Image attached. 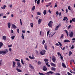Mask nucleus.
<instances>
[{
    "label": "nucleus",
    "mask_w": 75,
    "mask_h": 75,
    "mask_svg": "<svg viewBox=\"0 0 75 75\" xmlns=\"http://www.w3.org/2000/svg\"><path fill=\"white\" fill-rule=\"evenodd\" d=\"M72 20L73 22H75V18H73L72 19Z\"/></svg>",
    "instance_id": "nucleus-32"
},
{
    "label": "nucleus",
    "mask_w": 75,
    "mask_h": 75,
    "mask_svg": "<svg viewBox=\"0 0 75 75\" xmlns=\"http://www.w3.org/2000/svg\"><path fill=\"white\" fill-rule=\"evenodd\" d=\"M16 70L18 72H22V71L18 68H16Z\"/></svg>",
    "instance_id": "nucleus-16"
},
{
    "label": "nucleus",
    "mask_w": 75,
    "mask_h": 75,
    "mask_svg": "<svg viewBox=\"0 0 75 75\" xmlns=\"http://www.w3.org/2000/svg\"><path fill=\"white\" fill-rule=\"evenodd\" d=\"M17 63L18 66H16V68H18V67L19 68H21V64H20V62H17Z\"/></svg>",
    "instance_id": "nucleus-3"
},
{
    "label": "nucleus",
    "mask_w": 75,
    "mask_h": 75,
    "mask_svg": "<svg viewBox=\"0 0 75 75\" xmlns=\"http://www.w3.org/2000/svg\"><path fill=\"white\" fill-rule=\"evenodd\" d=\"M59 16H61V12H60L59 14Z\"/></svg>",
    "instance_id": "nucleus-64"
},
{
    "label": "nucleus",
    "mask_w": 75,
    "mask_h": 75,
    "mask_svg": "<svg viewBox=\"0 0 75 75\" xmlns=\"http://www.w3.org/2000/svg\"><path fill=\"white\" fill-rule=\"evenodd\" d=\"M58 43H59V45L60 46H62V44H61V42H58Z\"/></svg>",
    "instance_id": "nucleus-44"
},
{
    "label": "nucleus",
    "mask_w": 75,
    "mask_h": 75,
    "mask_svg": "<svg viewBox=\"0 0 75 75\" xmlns=\"http://www.w3.org/2000/svg\"><path fill=\"white\" fill-rule=\"evenodd\" d=\"M12 27L13 28H14V29H16V28H17V26H16L15 25L12 24Z\"/></svg>",
    "instance_id": "nucleus-11"
},
{
    "label": "nucleus",
    "mask_w": 75,
    "mask_h": 75,
    "mask_svg": "<svg viewBox=\"0 0 75 75\" xmlns=\"http://www.w3.org/2000/svg\"><path fill=\"white\" fill-rule=\"evenodd\" d=\"M72 54V53L71 52V51H69V56H71V54Z\"/></svg>",
    "instance_id": "nucleus-30"
},
{
    "label": "nucleus",
    "mask_w": 75,
    "mask_h": 75,
    "mask_svg": "<svg viewBox=\"0 0 75 75\" xmlns=\"http://www.w3.org/2000/svg\"><path fill=\"white\" fill-rule=\"evenodd\" d=\"M42 21V19H39L38 21V24H40L41 23V22Z\"/></svg>",
    "instance_id": "nucleus-10"
},
{
    "label": "nucleus",
    "mask_w": 75,
    "mask_h": 75,
    "mask_svg": "<svg viewBox=\"0 0 75 75\" xmlns=\"http://www.w3.org/2000/svg\"><path fill=\"white\" fill-rule=\"evenodd\" d=\"M48 25L50 27H51V28H52V24L50 23H49L48 24Z\"/></svg>",
    "instance_id": "nucleus-20"
},
{
    "label": "nucleus",
    "mask_w": 75,
    "mask_h": 75,
    "mask_svg": "<svg viewBox=\"0 0 75 75\" xmlns=\"http://www.w3.org/2000/svg\"><path fill=\"white\" fill-rule=\"evenodd\" d=\"M67 74L68 75H72V74L70 73L69 72H67Z\"/></svg>",
    "instance_id": "nucleus-54"
},
{
    "label": "nucleus",
    "mask_w": 75,
    "mask_h": 75,
    "mask_svg": "<svg viewBox=\"0 0 75 75\" xmlns=\"http://www.w3.org/2000/svg\"><path fill=\"white\" fill-rule=\"evenodd\" d=\"M68 9L69 10H71V6H68Z\"/></svg>",
    "instance_id": "nucleus-41"
},
{
    "label": "nucleus",
    "mask_w": 75,
    "mask_h": 75,
    "mask_svg": "<svg viewBox=\"0 0 75 75\" xmlns=\"http://www.w3.org/2000/svg\"><path fill=\"white\" fill-rule=\"evenodd\" d=\"M8 47H9V48H11V47H12V45H8Z\"/></svg>",
    "instance_id": "nucleus-43"
},
{
    "label": "nucleus",
    "mask_w": 75,
    "mask_h": 75,
    "mask_svg": "<svg viewBox=\"0 0 75 75\" xmlns=\"http://www.w3.org/2000/svg\"><path fill=\"white\" fill-rule=\"evenodd\" d=\"M60 59H63V57L62 56H61V54H60Z\"/></svg>",
    "instance_id": "nucleus-50"
},
{
    "label": "nucleus",
    "mask_w": 75,
    "mask_h": 75,
    "mask_svg": "<svg viewBox=\"0 0 75 75\" xmlns=\"http://www.w3.org/2000/svg\"><path fill=\"white\" fill-rule=\"evenodd\" d=\"M57 54L58 55H59H59H60V56H61V54H60V53H59V52H57Z\"/></svg>",
    "instance_id": "nucleus-48"
},
{
    "label": "nucleus",
    "mask_w": 75,
    "mask_h": 75,
    "mask_svg": "<svg viewBox=\"0 0 75 75\" xmlns=\"http://www.w3.org/2000/svg\"><path fill=\"white\" fill-rule=\"evenodd\" d=\"M45 74H46V75H50L49 74H51V75H52V74H53V72L52 71H50L47 73H45Z\"/></svg>",
    "instance_id": "nucleus-4"
},
{
    "label": "nucleus",
    "mask_w": 75,
    "mask_h": 75,
    "mask_svg": "<svg viewBox=\"0 0 75 75\" xmlns=\"http://www.w3.org/2000/svg\"><path fill=\"white\" fill-rule=\"evenodd\" d=\"M43 14L44 15H45L47 14V11L45 10L43 12Z\"/></svg>",
    "instance_id": "nucleus-25"
},
{
    "label": "nucleus",
    "mask_w": 75,
    "mask_h": 75,
    "mask_svg": "<svg viewBox=\"0 0 75 75\" xmlns=\"http://www.w3.org/2000/svg\"><path fill=\"white\" fill-rule=\"evenodd\" d=\"M15 36L11 37L12 40H14V38H15Z\"/></svg>",
    "instance_id": "nucleus-35"
},
{
    "label": "nucleus",
    "mask_w": 75,
    "mask_h": 75,
    "mask_svg": "<svg viewBox=\"0 0 75 75\" xmlns=\"http://www.w3.org/2000/svg\"><path fill=\"white\" fill-rule=\"evenodd\" d=\"M3 43L2 42H0V49H1V47H2V46H3Z\"/></svg>",
    "instance_id": "nucleus-12"
},
{
    "label": "nucleus",
    "mask_w": 75,
    "mask_h": 75,
    "mask_svg": "<svg viewBox=\"0 0 75 75\" xmlns=\"http://www.w3.org/2000/svg\"><path fill=\"white\" fill-rule=\"evenodd\" d=\"M7 17V16H3V18H6Z\"/></svg>",
    "instance_id": "nucleus-61"
},
{
    "label": "nucleus",
    "mask_w": 75,
    "mask_h": 75,
    "mask_svg": "<svg viewBox=\"0 0 75 75\" xmlns=\"http://www.w3.org/2000/svg\"><path fill=\"white\" fill-rule=\"evenodd\" d=\"M50 64L51 66H52V67H56V66H55V64L53 63H51Z\"/></svg>",
    "instance_id": "nucleus-15"
},
{
    "label": "nucleus",
    "mask_w": 75,
    "mask_h": 75,
    "mask_svg": "<svg viewBox=\"0 0 75 75\" xmlns=\"http://www.w3.org/2000/svg\"><path fill=\"white\" fill-rule=\"evenodd\" d=\"M10 8H12L13 7V5H10Z\"/></svg>",
    "instance_id": "nucleus-56"
},
{
    "label": "nucleus",
    "mask_w": 75,
    "mask_h": 75,
    "mask_svg": "<svg viewBox=\"0 0 75 75\" xmlns=\"http://www.w3.org/2000/svg\"><path fill=\"white\" fill-rule=\"evenodd\" d=\"M40 0H38L37 1V4H40Z\"/></svg>",
    "instance_id": "nucleus-34"
},
{
    "label": "nucleus",
    "mask_w": 75,
    "mask_h": 75,
    "mask_svg": "<svg viewBox=\"0 0 75 75\" xmlns=\"http://www.w3.org/2000/svg\"><path fill=\"white\" fill-rule=\"evenodd\" d=\"M6 6L4 5L3 7H1V8L4 10V9H6Z\"/></svg>",
    "instance_id": "nucleus-13"
},
{
    "label": "nucleus",
    "mask_w": 75,
    "mask_h": 75,
    "mask_svg": "<svg viewBox=\"0 0 75 75\" xmlns=\"http://www.w3.org/2000/svg\"><path fill=\"white\" fill-rule=\"evenodd\" d=\"M30 25L31 26V27L33 28V26H34V24H33V23H31L30 24Z\"/></svg>",
    "instance_id": "nucleus-28"
},
{
    "label": "nucleus",
    "mask_w": 75,
    "mask_h": 75,
    "mask_svg": "<svg viewBox=\"0 0 75 75\" xmlns=\"http://www.w3.org/2000/svg\"><path fill=\"white\" fill-rule=\"evenodd\" d=\"M45 40H43L42 41V44L43 45H44V43H45Z\"/></svg>",
    "instance_id": "nucleus-46"
},
{
    "label": "nucleus",
    "mask_w": 75,
    "mask_h": 75,
    "mask_svg": "<svg viewBox=\"0 0 75 75\" xmlns=\"http://www.w3.org/2000/svg\"><path fill=\"white\" fill-rule=\"evenodd\" d=\"M21 62L22 64H23V65H24V62H23V59H21Z\"/></svg>",
    "instance_id": "nucleus-38"
},
{
    "label": "nucleus",
    "mask_w": 75,
    "mask_h": 75,
    "mask_svg": "<svg viewBox=\"0 0 75 75\" xmlns=\"http://www.w3.org/2000/svg\"><path fill=\"white\" fill-rule=\"evenodd\" d=\"M56 15H58V11L56 12Z\"/></svg>",
    "instance_id": "nucleus-59"
},
{
    "label": "nucleus",
    "mask_w": 75,
    "mask_h": 75,
    "mask_svg": "<svg viewBox=\"0 0 75 75\" xmlns=\"http://www.w3.org/2000/svg\"><path fill=\"white\" fill-rule=\"evenodd\" d=\"M64 42H70V41L68 40H64Z\"/></svg>",
    "instance_id": "nucleus-18"
},
{
    "label": "nucleus",
    "mask_w": 75,
    "mask_h": 75,
    "mask_svg": "<svg viewBox=\"0 0 75 75\" xmlns=\"http://www.w3.org/2000/svg\"><path fill=\"white\" fill-rule=\"evenodd\" d=\"M2 62V59H1L0 61V66L1 65V64Z\"/></svg>",
    "instance_id": "nucleus-37"
},
{
    "label": "nucleus",
    "mask_w": 75,
    "mask_h": 75,
    "mask_svg": "<svg viewBox=\"0 0 75 75\" xmlns=\"http://www.w3.org/2000/svg\"><path fill=\"white\" fill-rule=\"evenodd\" d=\"M64 32L66 33H68V31L67 30H65Z\"/></svg>",
    "instance_id": "nucleus-60"
},
{
    "label": "nucleus",
    "mask_w": 75,
    "mask_h": 75,
    "mask_svg": "<svg viewBox=\"0 0 75 75\" xmlns=\"http://www.w3.org/2000/svg\"><path fill=\"white\" fill-rule=\"evenodd\" d=\"M68 12V10L67 9H66V13H67Z\"/></svg>",
    "instance_id": "nucleus-55"
},
{
    "label": "nucleus",
    "mask_w": 75,
    "mask_h": 75,
    "mask_svg": "<svg viewBox=\"0 0 75 75\" xmlns=\"http://www.w3.org/2000/svg\"><path fill=\"white\" fill-rule=\"evenodd\" d=\"M11 17H14V15H13V14H11Z\"/></svg>",
    "instance_id": "nucleus-62"
},
{
    "label": "nucleus",
    "mask_w": 75,
    "mask_h": 75,
    "mask_svg": "<svg viewBox=\"0 0 75 75\" xmlns=\"http://www.w3.org/2000/svg\"><path fill=\"white\" fill-rule=\"evenodd\" d=\"M61 26V24H59L56 27V28H55V30H54V31H57V30H58V28H59V27Z\"/></svg>",
    "instance_id": "nucleus-7"
},
{
    "label": "nucleus",
    "mask_w": 75,
    "mask_h": 75,
    "mask_svg": "<svg viewBox=\"0 0 75 75\" xmlns=\"http://www.w3.org/2000/svg\"><path fill=\"white\" fill-rule=\"evenodd\" d=\"M52 60L53 62H55V61H56V59H55V57L54 56H52Z\"/></svg>",
    "instance_id": "nucleus-9"
},
{
    "label": "nucleus",
    "mask_w": 75,
    "mask_h": 75,
    "mask_svg": "<svg viewBox=\"0 0 75 75\" xmlns=\"http://www.w3.org/2000/svg\"><path fill=\"white\" fill-rule=\"evenodd\" d=\"M47 68L46 67V66L45 65L43 66V70L44 71H47Z\"/></svg>",
    "instance_id": "nucleus-6"
},
{
    "label": "nucleus",
    "mask_w": 75,
    "mask_h": 75,
    "mask_svg": "<svg viewBox=\"0 0 75 75\" xmlns=\"http://www.w3.org/2000/svg\"><path fill=\"white\" fill-rule=\"evenodd\" d=\"M32 10L33 11H34L35 10V6H33L32 8Z\"/></svg>",
    "instance_id": "nucleus-27"
},
{
    "label": "nucleus",
    "mask_w": 75,
    "mask_h": 75,
    "mask_svg": "<svg viewBox=\"0 0 75 75\" xmlns=\"http://www.w3.org/2000/svg\"><path fill=\"white\" fill-rule=\"evenodd\" d=\"M17 31L18 33H20V30H19V29H17Z\"/></svg>",
    "instance_id": "nucleus-47"
},
{
    "label": "nucleus",
    "mask_w": 75,
    "mask_h": 75,
    "mask_svg": "<svg viewBox=\"0 0 75 75\" xmlns=\"http://www.w3.org/2000/svg\"><path fill=\"white\" fill-rule=\"evenodd\" d=\"M55 75H60V74L59 73H55Z\"/></svg>",
    "instance_id": "nucleus-53"
},
{
    "label": "nucleus",
    "mask_w": 75,
    "mask_h": 75,
    "mask_svg": "<svg viewBox=\"0 0 75 75\" xmlns=\"http://www.w3.org/2000/svg\"><path fill=\"white\" fill-rule=\"evenodd\" d=\"M25 30L24 31L23 30H22V33H25Z\"/></svg>",
    "instance_id": "nucleus-63"
},
{
    "label": "nucleus",
    "mask_w": 75,
    "mask_h": 75,
    "mask_svg": "<svg viewBox=\"0 0 75 75\" xmlns=\"http://www.w3.org/2000/svg\"><path fill=\"white\" fill-rule=\"evenodd\" d=\"M68 18H66V21L67 22V23H68Z\"/></svg>",
    "instance_id": "nucleus-52"
},
{
    "label": "nucleus",
    "mask_w": 75,
    "mask_h": 75,
    "mask_svg": "<svg viewBox=\"0 0 75 75\" xmlns=\"http://www.w3.org/2000/svg\"><path fill=\"white\" fill-rule=\"evenodd\" d=\"M13 68H15V65H16V62H13Z\"/></svg>",
    "instance_id": "nucleus-17"
},
{
    "label": "nucleus",
    "mask_w": 75,
    "mask_h": 75,
    "mask_svg": "<svg viewBox=\"0 0 75 75\" xmlns=\"http://www.w3.org/2000/svg\"><path fill=\"white\" fill-rule=\"evenodd\" d=\"M3 39L4 41H6V37L5 36H4L3 37Z\"/></svg>",
    "instance_id": "nucleus-19"
},
{
    "label": "nucleus",
    "mask_w": 75,
    "mask_h": 75,
    "mask_svg": "<svg viewBox=\"0 0 75 75\" xmlns=\"http://www.w3.org/2000/svg\"><path fill=\"white\" fill-rule=\"evenodd\" d=\"M21 38H22V39H24V35L23 34V33L22 34Z\"/></svg>",
    "instance_id": "nucleus-31"
},
{
    "label": "nucleus",
    "mask_w": 75,
    "mask_h": 75,
    "mask_svg": "<svg viewBox=\"0 0 75 75\" xmlns=\"http://www.w3.org/2000/svg\"><path fill=\"white\" fill-rule=\"evenodd\" d=\"M55 45L56 46H59V44L58 43H56L55 44Z\"/></svg>",
    "instance_id": "nucleus-57"
},
{
    "label": "nucleus",
    "mask_w": 75,
    "mask_h": 75,
    "mask_svg": "<svg viewBox=\"0 0 75 75\" xmlns=\"http://www.w3.org/2000/svg\"><path fill=\"white\" fill-rule=\"evenodd\" d=\"M15 61H18V62H20V60L17 59H15Z\"/></svg>",
    "instance_id": "nucleus-36"
},
{
    "label": "nucleus",
    "mask_w": 75,
    "mask_h": 75,
    "mask_svg": "<svg viewBox=\"0 0 75 75\" xmlns=\"http://www.w3.org/2000/svg\"><path fill=\"white\" fill-rule=\"evenodd\" d=\"M46 51L45 50H42V51L40 52V54L41 55H45V54Z\"/></svg>",
    "instance_id": "nucleus-2"
},
{
    "label": "nucleus",
    "mask_w": 75,
    "mask_h": 75,
    "mask_svg": "<svg viewBox=\"0 0 75 75\" xmlns=\"http://www.w3.org/2000/svg\"><path fill=\"white\" fill-rule=\"evenodd\" d=\"M51 69L52 70V71H55V70H56V68H54L53 67H52L51 68Z\"/></svg>",
    "instance_id": "nucleus-23"
},
{
    "label": "nucleus",
    "mask_w": 75,
    "mask_h": 75,
    "mask_svg": "<svg viewBox=\"0 0 75 75\" xmlns=\"http://www.w3.org/2000/svg\"><path fill=\"white\" fill-rule=\"evenodd\" d=\"M62 65L63 67H65V68H67V67L66 66L64 63H62Z\"/></svg>",
    "instance_id": "nucleus-24"
},
{
    "label": "nucleus",
    "mask_w": 75,
    "mask_h": 75,
    "mask_svg": "<svg viewBox=\"0 0 75 75\" xmlns=\"http://www.w3.org/2000/svg\"><path fill=\"white\" fill-rule=\"evenodd\" d=\"M6 50L0 51V54H6L7 52H8V50L6 49Z\"/></svg>",
    "instance_id": "nucleus-1"
},
{
    "label": "nucleus",
    "mask_w": 75,
    "mask_h": 75,
    "mask_svg": "<svg viewBox=\"0 0 75 75\" xmlns=\"http://www.w3.org/2000/svg\"><path fill=\"white\" fill-rule=\"evenodd\" d=\"M37 15H41V14L40 12H38L37 13Z\"/></svg>",
    "instance_id": "nucleus-39"
},
{
    "label": "nucleus",
    "mask_w": 75,
    "mask_h": 75,
    "mask_svg": "<svg viewBox=\"0 0 75 75\" xmlns=\"http://www.w3.org/2000/svg\"><path fill=\"white\" fill-rule=\"evenodd\" d=\"M44 47L46 50H47V43H45L44 45Z\"/></svg>",
    "instance_id": "nucleus-22"
},
{
    "label": "nucleus",
    "mask_w": 75,
    "mask_h": 75,
    "mask_svg": "<svg viewBox=\"0 0 75 75\" xmlns=\"http://www.w3.org/2000/svg\"><path fill=\"white\" fill-rule=\"evenodd\" d=\"M71 25H69V26L67 28L68 30H69L70 28H71Z\"/></svg>",
    "instance_id": "nucleus-40"
},
{
    "label": "nucleus",
    "mask_w": 75,
    "mask_h": 75,
    "mask_svg": "<svg viewBox=\"0 0 75 75\" xmlns=\"http://www.w3.org/2000/svg\"><path fill=\"white\" fill-rule=\"evenodd\" d=\"M63 37H64V34H62L61 35V37H60V38H63Z\"/></svg>",
    "instance_id": "nucleus-42"
},
{
    "label": "nucleus",
    "mask_w": 75,
    "mask_h": 75,
    "mask_svg": "<svg viewBox=\"0 0 75 75\" xmlns=\"http://www.w3.org/2000/svg\"><path fill=\"white\" fill-rule=\"evenodd\" d=\"M74 45H72L71 46V49H74Z\"/></svg>",
    "instance_id": "nucleus-49"
},
{
    "label": "nucleus",
    "mask_w": 75,
    "mask_h": 75,
    "mask_svg": "<svg viewBox=\"0 0 75 75\" xmlns=\"http://www.w3.org/2000/svg\"><path fill=\"white\" fill-rule=\"evenodd\" d=\"M29 58L31 59H33L34 58L33 57H31V56H29Z\"/></svg>",
    "instance_id": "nucleus-29"
},
{
    "label": "nucleus",
    "mask_w": 75,
    "mask_h": 75,
    "mask_svg": "<svg viewBox=\"0 0 75 75\" xmlns=\"http://www.w3.org/2000/svg\"><path fill=\"white\" fill-rule=\"evenodd\" d=\"M55 4H56L54 6V8H55V7H57V4L56 3Z\"/></svg>",
    "instance_id": "nucleus-51"
},
{
    "label": "nucleus",
    "mask_w": 75,
    "mask_h": 75,
    "mask_svg": "<svg viewBox=\"0 0 75 75\" xmlns=\"http://www.w3.org/2000/svg\"><path fill=\"white\" fill-rule=\"evenodd\" d=\"M29 67H30V68L32 69H34V67H33V65L31 64H29Z\"/></svg>",
    "instance_id": "nucleus-8"
},
{
    "label": "nucleus",
    "mask_w": 75,
    "mask_h": 75,
    "mask_svg": "<svg viewBox=\"0 0 75 75\" xmlns=\"http://www.w3.org/2000/svg\"><path fill=\"white\" fill-rule=\"evenodd\" d=\"M69 36L71 38L74 37V32L72 31L70 33L69 35Z\"/></svg>",
    "instance_id": "nucleus-5"
},
{
    "label": "nucleus",
    "mask_w": 75,
    "mask_h": 75,
    "mask_svg": "<svg viewBox=\"0 0 75 75\" xmlns=\"http://www.w3.org/2000/svg\"><path fill=\"white\" fill-rule=\"evenodd\" d=\"M10 26H11V23H8V27L9 28H10Z\"/></svg>",
    "instance_id": "nucleus-14"
},
{
    "label": "nucleus",
    "mask_w": 75,
    "mask_h": 75,
    "mask_svg": "<svg viewBox=\"0 0 75 75\" xmlns=\"http://www.w3.org/2000/svg\"><path fill=\"white\" fill-rule=\"evenodd\" d=\"M38 65H40L41 64H42V62H41L40 61H39L38 62Z\"/></svg>",
    "instance_id": "nucleus-21"
},
{
    "label": "nucleus",
    "mask_w": 75,
    "mask_h": 75,
    "mask_svg": "<svg viewBox=\"0 0 75 75\" xmlns=\"http://www.w3.org/2000/svg\"><path fill=\"white\" fill-rule=\"evenodd\" d=\"M39 74V75H45V74L43 73H40V72H39L38 73Z\"/></svg>",
    "instance_id": "nucleus-33"
},
{
    "label": "nucleus",
    "mask_w": 75,
    "mask_h": 75,
    "mask_svg": "<svg viewBox=\"0 0 75 75\" xmlns=\"http://www.w3.org/2000/svg\"><path fill=\"white\" fill-rule=\"evenodd\" d=\"M11 34H13V31L12 29L11 30Z\"/></svg>",
    "instance_id": "nucleus-58"
},
{
    "label": "nucleus",
    "mask_w": 75,
    "mask_h": 75,
    "mask_svg": "<svg viewBox=\"0 0 75 75\" xmlns=\"http://www.w3.org/2000/svg\"><path fill=\"white\" fill-rule=\"evenodd\" d=\"M49 33H50V30H49L47 33V36H48V35L49 34Z\"/></svg>",
    "instance_id": "nucleus-45"
},
{
    "label": "nucleus",
    "mask_w": 75,
    "mask_h": 75,
    "mask_svg": "<svg viewBox=\"0 0 75 75\" xmlns=\"http://www.w3.org/2000/svg\"><path fill=\"white\" fill-rule=\"evenodd\" d=\"M44 61H45V62H48V59H45L44 60Z\"/></svg>",
    "instance_id": "nucleus-26"
}]
</instances>
